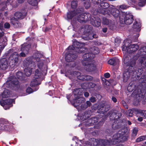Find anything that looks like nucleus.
I'll list each match as a JSON object with an SVG mask.
<instances>
[{
	"mask_svg": "<svg viewBox=\"0 0 146 146\" xmlns=\"http://www.w3.org/2000/svg\"><path fill=\"white\" fill-rule=\"evenodd\" d=\"M123 62L127 66H129L128 69L125 71L123 74V80L124 82H126L129 78L130 75L133 74H135L134 71V66L135 62V60L132 59L129 61L127 57H125L123 60Z\"/></svg>",
	"mask_w": 146,
	"mask_h": 146,
	"instance_id": "obj_1",
	"label": "nucleus"
},
{
	"mask_svg": "<svg viewBox=\"0 0 146 146\" xmlns=\"http://www.w3.org/2000/svg\"><path fill=\"white\" fill-rule=\"evenodd\" d=\"M139 48V46L137 44H130L127 45L126 43L125 45H123L122 47V51L125 54L127 53H131L136 51Z\"/></svg>",
	"mask_w": 146,
	"mask_h": 146,
	"instance_id": "obj_2",
	"label": "nucleus"
},
{
	"mask_svg": "<svg viewBox=\"0 0 146 146\" xmlns=\"http://www.w3.org/2000/svg\"><path fill=\"white\" fill-rule=\"evenodd\" d=\"M84 45V43H81L76 40H74L73 42V45L69 46L68 47V49L80 53H82L84 50H86L84 48H82Z\"/></svg>",
	"mask_w": 146,
	"mask_h": 146,
	"instance_id": "obj_3",
	"label": "nucleus"
},
{
	"mask_svg": "<svg viewBox=\"0 0 146 146\" xmlns=\"http://www.w3.org/2000/svg\"><path fill=\"white\" fill-rule=\"evenodd\" d=\"M112 128L113 129H117L121 128L118 133L115 134L113 136V138L115 139H117L119 137L118 135L120 136V135H125V134H128V128L127 127L122 125H116V123L114 122L112 125Z\"/></svg>",
	"mask_w": 146,
	"mask_h": 146,
	"instance_id": "obj_4",
	"label": "nucleus"
},
{
	"mask_svg": "<svg viewBox=\"0 0 146 146\" xmlns=\"http://www.w3.org/2000/svg\"><path fill=\"white\" fill-rule=\"evenodd\" d=\"M123 18H121L120 17L119 18L120 21H122L123 23L124 22L127 25H129L133 22V16L131 14H124L123 15Z\"/></svg>",
	"mask_w": 146,
	"mask_h": 146,
	"instance_id": "obj_5",
	"label": "nucleus"
},
{
	"mask_svg": "<svg viewBox=\"0 0 146 146\" xmlns=\"http://www.w3.org/2000/svg\"><path fill=\"white\" fill-rule=\"evenodd\" d=\"M35 66L34 63L32 61H28L27 63L26 68L24 70L25 74L27 76H29L32 72V69Z\"/></svg>",
	"mask_w": 146,
	"mask_h": 146,
	"instance_id": "obj_6",
	"label": "nucleus"
},
{
	"mask_svg": "<svg viewBox=\"0 0 146 146\" xmlns=\"http://www.w3.org/2000/svg\"><path fill=\"white\" fill-rule=\"evenodd\" d=\"M36 63L37 64L38 68L41 71L46 72H47V67L46 66L43 64V61L41 60L38 57L35 58Z\"/></svg>",
	"mask_w": 146,
	"mask_h": 146,
	"instance_id": "obj_7",
	"label": "nucleus"
},
{
	"mask_svg": "<svg viewBox=\"0 0 146 146\" xmlns=\"http://www.w3.org/2000/svg\"><path fill=\"white\" fill-rule=\"evenodd\" d=\"M19 56L18 54L16 52H15L12 54L9 58L10 64L15 66L18 62Z\"/></svg>",
	"mask_w": 146,
	"mask_h": 146,
	"instance_id": "obj_8",
	"label": "nucleus"
},
{
	"mask_svg": "<svg viewBox=\"0 0 146 146\" xmlns=\"http://www.w3.org/2000/svg\"><path fill=\"white\" fill-rule=\"evenodd\" d=\"M92 140L94 141V146H98V145H106L110 144V142L106 140L100 139L99 140L96 139H93Z\"/></svg>",
	"mask_w": 146,
	"mask_h": 146,
	"instance_id": "obj_9",
	"label": "nucleus"
},
{
	"mask_svg": "<svg viewBox=\"0 0 146 146\" xmlns=\"http://www.w3.org/2000/svg\"><path fill=\"white\" fill-rule=\"evenodd\" d=\"M109 7V5L107 3L102 2L101 3L100 7L99 12L103 14H108L110 13L107 11V8Z\"/></svg>",
	"mask_w": 146,
	"mask_h": 146,
	"instance_id": "obj_10",
	"label": "nucleus"
},
{
	"mask_svg": "<svg viewBox=\"0 0 146 146\" xmlns=\"http://www.w3.org/2000/svg\"><path fill=\"white\" fill-rule=\"evenodd\" d=\"M94 58V56L91 53H86L83 56L84 59L82 61L83 65H86V63H88L90 61H92L91 59Z\"/></svg>",
	"mask_w": 146,
	"mask_h": 146,
	"instance_id": "obj_11",
	"label": "nucleus"
},
{
	"mask_svg": "<svg viewBox=\"0 0 146 146\" xmlns=\"http://www.w3.org/2000/svg\"><path fill=\"white\" fill-rule=\"evenodd\" d=\"M118 136L119 137H118L117 139H114L113 137V140H111V142H114V141L115 142H123L127 140L129 135L128 134H125L123 135H120L119 136L118 135Z\"/></svg>",
	"mask_w": 146,
	"mask_h": 146,
	"instance_id": "obj_12",
	"label": "nucleus"
},
{
	"mask_svg": "<svg viewBox=\"0 0 146 146\" xmlns=\"http://www.w3.org/2000/svg\"><path fill=\"white\" fill-rule=\"evenodd\" d=\"M92 62L90 61L88 63H86V65H84L85 68L88 71H92L96 69V65L92 63Z\"/></svg>",
	"mask_w": 146,
	"mask_h": 146,
	"instance_id": "obj_13",
	"label": "nucleus"
},
{
	"mask_svg": "<svg viewBox=\"0 0 146 146\" xmlns=\"http://www.w3.org/2000/svg\"><path fill=\"white\" fill-rule=\"evenodd\" d=\"M8 66V64L6 58H4L0 60V70H5Z\"/></svg>",
	"mask_w": 146,
	"mask_h": 146,
	"instance_id": "obj_14",
	"label": "nucleus"
},
{
	"mask_svg": "<svg viewBox=\"0 0 146 146\" xmlns=\"http://www.w3.org/2000/svg\"><path fill=\"white\" fill-rule=\"evenodd\" d=\"M27 14V12L25 10H23L21 12H17L15 13L14 16L16 17L17 19H22L25 17Z\"/></svg>",
	"mask_w": 146,
	"mask_h": 146,
	"instance_id": "obj_15",
	"label": "nucleus"
},
{
	"mask_svg": "<svg viewBox=\"0 0 146 146\" xmlns=\"http://www.w3.org/2000/svg\"><path fill=\"white\" fill-rule=\"evenodd\" d=\"M86 15H85L84 14H82L78 16V21L80 23H82L84 22H86L88 20H89V19H87L86 17H88V16L90 17V15L89 14H86Z\"/></svg>",
	"mask_w": 146,
	"mask_h": 146,
	"instance_id": "obj_16",
	"label": "nucleus"
},
{
	"mask_svg": "<svg viewBox=\"0 0 146 146\" xmlns=\"http://www.w3.org/2000/svg\"><path fill=\"white\" fill-rule=\"evenodd\" d=\"M109 9L108 10L110 11V13H109V15L111 14L115 18H117L119 16V11L118 9L114 8H109Z\"/></svg>",
	"mask_w": 146,
	"mask_h": 146,
	"instance_id": "obj_17",
	"label": "nucleus"
},
{
	"mask_svg": "<svg viewBox=\"0 0 146 146\" xmlns=\"http://www.w3.org/2000/svg\"><path fill=\"white\" fill-rule=\"evenodd\" d=\"M76 57V55L69 53L66 55L65 59L67 62H71L75 60Z\"/></svg>",
	"mask_w": 146,
	"mask_h": 146,
	"instance_id": "obj_18",
	"label": "nucleus"
},
{
	"mask_svg": "<svg viewBox=\"0 0 146 146\" xmlns=\"http://www.w3.org/2000/svg\"><path fill=\"white\" fill-rule=\"evenodd\" d=\"M141 25L140 23L139 22H138L136 20H135L133 25L132 28L135 31L139 32L141 30Z\"/></svg>",
	"mask_w": 146,
	"mask_h": 146,
	"instance_id": "obj_19",
	"label": "nucleus"
},
{
	"mask_svg": "<svg viewBox=\"0 0 146 146\" xmlns=\"http://www.w3.org/2000/svg\"><path fill=\"white\" fill-rule=\"evenodd\" d=\"M21 50L25 53L27 54L29 52V49L31 48L30 44H25L22 45Z\"/></svg>",
	"mask_w": 146,
	"mask_h": 146,
	"instance_id": "obj_20",
	"label": "nucleus"
},
{
	"mask_svg": "<svg viewBox=\"0 0 146 146\" xmlns=\"http://www.w3.org/2000/svg\"><path fill=\"white\" fill-rule=\"evenodd\" d=\"M78 78L82 80H90L93 79V78L90 76L87 75H82L78 76Z\"/></svg>",
	"mask_w": 146,
	"mask_h": 146,
	"instance_id": "obj_21",
	"label": "nucleus"
},
{
	"mask_svg": "<svg viewBox=\"0 0 146 146\" xmlns=\"http://www.w3.org/2000/svg\"><path fill=\"white\" fill-rule=\"evenodd\" d=\"M139 65L143 68H144L146 66V56L139 58Z\"/></svg>",
	"mask_w": 146,
	"mask_h": 146,
	"instance_id": "obj_22",
	"label": "nucleus"
},
{
	"mask_svg": "<svg viewBox=\"0 0 146 146\" xmlns=\"http://www.w3.org/2000/svg\"><path fill=\"white\" fill-rule=\"evenodd\" d=\"M13 101V100L12 99H8L4 101H1L0 103L1 106H4L5 104L7 105H9L11 104Z\"/></svg>",
	"mask_w": 146,
	"mask_h": 146,
	"instance_id": "obj_23",
	"label": "nucleus"
},
{
	"mask_svg": "<svg viewBox=\"0 0 146 146\" xmlns=\"http://www.w3.org/2000/svg\"><path fill=\"white\" fill-rule=\"evenodd\" d=\"M83 98L79 97L77 96L76 98L74 100V102L73 103V105L75 107L79 106L82 103V101L83 100Z\"/></svg>",
	"mask_w": 146,
	"mask_h": 146,
	"instance_id": "obj_24",
	"label": "nucleus"
},
{
	"mask_svg": "<svg viewBox=\"0 0 146 146\" xmlns=\"http://www.w3.org/2000/svg\"><path fill=\"white\" fill-rule=\"evenodd\" d=\"M134 110L137 113V114H139L141 116L146 118V110H142L138 109H135Z\"/></svg>",
	"mask_w": 146,
	"mask_h": 146,
	"instance_id": "obj_25",
	"label": "nucleus"
},
{
	"mask_svg": "<svg viewBox=\"0 0 146 146\" xmlns=\"http://www.w3.org/2000/svg\"><path fill=\"white\" fill-rule=\"evenodd\" d=\"M17 19L15 17H12L11 19V23L16 27H18L19 26V23L17 21Z\"/></svg>",
	"mask_w": 146,
	"mask_h": 146,
	"instance_id": "obj_26",
	"label": "nucleus"
},
{
	"mask_svg": "<svg viewBox=\"0 0 146 146\" xmlns=\"http://www.w3.org/2000/svg\"><path fill=\"white\" fill-rule=\"evenodd\" d=\"M91 20V19H90L91 24L93 25L96 27H98L100 26L101 21L100 19H98L96 20H95L94 21H92Z\"/></svg>",
	"mask_w": 146,
	"mask_h": 146,
	"instance_id": "obj_27",
	"label": "nucleus"
},
{
	"mask_svg": "<svg viewBox=\"0 0 146 146\" xmlns=\"http://www.w3.org/2000/svg\"><path fill=\"white\" fill-rule=\"evenodd\" d=\"M102 23L104 25H108L109 26H111L112 24L111 21L105 18H103Z\"/></svg>",
	"mask_w": 146,
	"mask_h": 146,
	"instance_id": "obj_28",
	"label": "nucleus"
},
{
	"mask_svg": "<svg viewBox=\"0 0 146 146\" xmlns=\"http://www.w3.org/2000/svg\"><path fill=\"white\" fill-rule=\"evenodd\" d=\"M77 14L75 13V11H72L69 12L67 13V17L68 19H71L72 18L75 16Z\"/></svg>",
	"mask_w": 146,
	"mask_h": 146,
	"instance_id": "obj_29",
	"label": "nucleus"
},
{
	"mask_svg": "<svg viewBox=\"0 0 146 146\" xmlns=\"http://www.w3.org/2000/svg\"><path fill=\"white\" fill-rule=\"evenodd\" d=\"M91 50L92 51V53L91 54H92L94 56V54H97L99 53L100 50L99 49L96 47H94L92 48Z\"/></svg>",
	"mask_w": 146,
	"mask_h": 146,
	"instance_id": "obj_30",
	"label": "nucleus"
},
{
	"mask_svg": "<svg viewBox=\"0 0 146 146\" xmlns=\"http://www.w3.org/2000/svg\"><path fill=\"white\" fill-rule=\"evenodd\" d=\"M139 53L141 55H146V47L143 46L139 50Z\"/></svg>",
	"mask_w": 146,
	"mask_h": 146,
	"instance_id": "obj_31",
	"label": "nucleus"
},
{
	"mask_svg": "<svg viewBox=\"0 0 146 146\" xmlns=\"http://www.w3.org/2000/svg\"><path fill=\"white\" fill-rule=\"evenodd\" d=\"M118 61V59H111L109 60L108 63L111 65H115L116 64V62Z\"/></svg>",
	"mask_w": 146,
	"mask_h": 146,
	"instance_id": "obj_32",
	"label": "nucleus"
},
{
	"mask_svg": "<svg viewBox=\"0 0 146 146\" xmlns=\"http://www.w3.org/2000/svg\"><path fill=\"white\" fill-rule=\"evenodd\" d=\"M28 2L31 5L33 6L37 5L38 2L37 0H27Z\"/></svg>",
	"mask_w": 146,
	"mask_h": 146,
	"instance_id": "obj_33",
	"label": "nucleus"
},
{
	"mask_svg": "<svg viewBox=\"0 0 146 146\" xmlns=\"http://www.w3.org/2000/svg\"><path fill=\"white\" fill-rule=\"evenodd\" d=\"M36 79H34L31 82L30 84L31 86H35L36 85L40 84V83H38V80Z\"/></svg>",
	"mask_w": 146,
	"mask_h": 146,
	"instance_id": "obj_34",
	"label": "nucleus"
},
{
	"mask_svg": "<svg viewBox=\"0 0 146 146\" xmlns=\"http://www.w3.org/2000/svg\"><path fill=\"white\" fill-rule=\"evenodd\" d=\"M41 74V72H40L38 69H37L35 71L34 77L35 78H38L40 77Z\"/></svg>",
	"mask_w": 146,
	"mask_h": 146,
	"instance_id": "obj_35",
	"label": "nucleus"
},
{
	"mask_svg": "<svg viewBox=\"0 0 146 146\" xmlns=\"http://www.w3.org/2000/svg\"><path fill=\"white\" fill-rule=\"evenodd\" d=\"M137 109H133L131 110H129L127 112V114L130 117H132L133 116V113H134L135 114H137V113L134 111V110Z\"/></svg>",
	"mask_w": 146,
	"mask_h": 146,
	"instance_id": "obj_36",
	"label": "nucleus"
},
{
	"mask_svg": "<svg viewBox=\"0 0 146 146\" xmlns=\"http://www.w3.org/2000/svg\"><path fill=\"white\" fill-rule=\"evenodd\" d=\"M6 4H5V2H3V1H1L0 2V7H2L1 9L2 11H3L6 8Z\"/></svg>",
	"mask_w": 146,
	"mask_h": 146,
	"instance_id": "obj_37",
	"label": "nucleus"
},
{
	"mask_svg": "<svg viewBox=\"0 0 146 146\" xmlns=\"http://www.w3.org/2000/svg\"><path fill=\"white\" fill-rule=\"evenodd\" d=\"M146 4V0H140L138 3V5L140 7L144 6Z\"/></svg>",
	"mask_w": 146,
	"mask_h": 146,
	"instance_id": "obj_38",
	"label": "nucleus"
},
{
	"mask_svg": "<svg viewBox=\"0 0 146 146\" xmlns=\"http://www.w3.org/2000/svg\"><path fill=\"white\" fill-rule=\"evenodd\" d=\"M146 139V136H141L137 138L136 141L137 142H139Z\"/></svg>",
	"mask_w": 146,
	"mask_h": 146,
	"instance_id": "obj_39",
	"label": "nucleus"
},
{
	"mask_svg": "<svg viewBox=\"0 0 146 146\" xmlns=\"http://www.w3.org/2000/svg\"><path fill=\"white\" fill-rule=\"evenodd\" d=\"M85 84L87 86V87L89 88H93L95 86V84L92 82L88 83Z\"/></svg>",
	"mask_w": 146,
	"mask_h": 146,
	"instance_id": "obj_40",
	"label": "nucleus"
},
{
	"mask_svg": "<svg viewBox=\"0 0 146 146\" xmlns=\"http://www.w3.org/2000/svg\"><path fill=\"white\" fill-rule=\"evenodd\" d=\"M9 95V94L7 91H5L3 93L2 96L3 98H5L8 97Z\"/></svg>",
	"mask_w": 146,
	"mask_h": 146,
	"instance_id": "obj_41",
	"label": "nucleus"
},
{
	"mask_svg": "<svg viewBox=\"0 0 146 146\" xmlns=\"http://www.w3.org/2000/svg\"><path fill=\"white\" fill-rule=\"evenodd\" d=\"M138 131V129L137 128L135 127L133 130L132 135L133 136H135L136 135Z\"/></svg>",
	"mask_w": 146,
	"mask_h": 146,
	"instance_id": "obj_42",
	"label": "nucleus"
},
{
	"mask_svg": "<svg viewBox=\"0 0 146 146\" xmlns=\"http://www.w3.org/2000/svg\"><path fill=\"white\" fill-rule=\"evenodd\" d=\"M129 6L125 4L121 5L119 6V9H126L128 8Z\"/></svg>",
	"mask_w": 146,
	"mask_h": 146,
	"instance_id": "obj_43",
	"label": "nucleus"
},
{
	"mask_svg": "<svg viewBox=\"0 0 146 146\" xmlns=\"http://www.w3.org/2000/svg\"><path fill=\"white\" fill-rule=\"evenodd\" d=\"M77 6V3L75 1H72L71 2V7L72 8H76Z\"/></svg>",
	"mask_w": 146,
	"mask_h": 146,
	"instance_id": "obj_44",
	"label": "nucleus"
},
{
	"mask_svg": "<svg viewBox=\"0 0 146 146\" xmlns=\"http://www.w3.org/2000/svg\"><path fill=\"white\" fill-rule=\"evenodd\" d=\"M84 4L86 9H88L90 7V3L89 1H87L86 2H84Z\"/></svg>",
	"mask_w": 146,
	"mask_h": 146,
	"instance_id": "obj_45",
	"label": "nucleus"
},
{
	"mask_svg": "<svg viewBox=\"0 0 146 146\" xmlns=\"http://www.w3.org/2000/svg\"><path fill=\"white\" fill-rule=\"evenodd\" d=\"M121 40L120 39L118 38H116L115 40V42L116 43L115 45L116 46H118V44L121 43Z\"/></svg>",
	"mask_w": 146,
	"mask_h": 146,
	"instance_id": "obj_46",
	"label": "nucleus"
},
{
	"mask_svg": "<svg viewBox=\"0 0 146 146\" xmlns=\"http://www.w3.org/2000/svg\"><path fill=\"white\" fill-rule=\"evenodd\" d=\"M17 76L18 78H20L23 76L22 73L21 72H18L17 73Z\"/></svg>",
	"mask_w": 146,
	"mask_h": 146,
	"instance_id": "obj_47",
	"label": "nucleus"
},
{
	"mask_svg": "<svg viewBox=\"0 0 146 146\" xmlns=\"http://www.w3.org/2000/svg\"><path fill=\"white\" fill-rule=\"evenodd\" d=\"M12 82L14 85H17L19 84V81L17 78H15L14 80L12 81Z\"/></svg>",
	"mask_w": 146,
	"mask_h": 146,
	"instance_id": "obj_48",
	"label": "nucleus"
},
{
	"mask_svg": "<svg viewBox=\"0 0 146 146\" xmlns=\"http://www.w3.org/2000/svg\"><path fill=\"white\" fill-rule=\"evenodd\" d=\"M26 92L29 94L32 93L33 92V91L31 88L28 87L26 90Z\"/></svg>",
	"mask_w": 146,
	"mask_h": 146,
	"instance_id": "obj_49",
	"label": "nucleus"
},
{
	"mask_svg": "<svg viewBox=\"0 0 146 146\" xmlns=\"http://www.w3.org/2000/svg\"><path fill=\"white\" fill-rule=\"evenodd\" d=\"M10 27V25L8 23H5L4 24V27L6 28H9Z\"/></svg>",
	"mask_w": 146,
	"mask_h": 146,
	"instance_id": "obj_50",
	"label": "nucleus"
},
{
	"mask_svg": "<svg viewBox=\"0 0 146 146\" xmlns=\"http://www.w3.org/2000/svg\"><path fill=\"white\" fill-rule=\"evenodd\" d=\"M27 54H26L23 51L21 53H20V56L21 57H25L26 56V55Z\"/></svg>",
	"mask_w": 146,
	"mask_h": 146,
	"instance_id": "obj_51",
	"label": "nucleus"
},
{
	"mask_svg": "<svg viewBox=\"0 0 146 146\" xmlns=\"http://www.w3.org/2000/svg\"><path fill=\"white\" fill-rule=\"evenodd\" d=\"M90 100L92 102H94L96 101L95 98L94 97H91L90 98Z\"/></svg>",
	"mask_w": 146,
	"mask_h": 146,
	"instance_id": "obj_52",
	"label": "nucleus"
},
{
	"mask_svg": "<svg viewBox=\"0 0 146 146\" xmlns=\"http://www.w3.org/2000/svg\"><path fill=\"white\" fill-rule=\"evenodd\" d=\"M86 104L87 105V106H86L85 107H84V108H86L88 106H90L91 105V103L89 101H88L86 102Z\"/></svg>",
	"mask_w": 146,
	"mask_h": 146,
	"instance_id": "obj_53",
	"label": "nucleus"
},
{
	"mask_svg": "<svg viewBox=\"0 0 146 146\" xmlns=\"http://www.w3.org/2000/svg\"><path fill=\"white\" fill-rule=\"evenodd\" d=\"M104 76L105 78H108L110 77V75L109 73H107L105 74Z\"/></svg>",
	"mask_w": 146,
	"mask_h": 146,
	"instance_id": "obj_54",
	"label": "nucleus"
},
{
	"mask_svg": "<svg viewBox=\"0 0 146 146\" xmlns=\"http://www.w3.org/2000/svg\"><path fill=\"white\" fill-rule=\"evenodd\" d=\"M127 89L130 92L131 91L133 90V88H132L130 86H129L127 87Z\"/></svg>",
	"mask_w": 146,
	"mask_h": 146,
	"instance_id": "obj_55",
	"label": "nucleus"
},
{
	"mask_svg": "<svg viewBox=\"0 0 146 146\" xmlns=\"http://www.w3.org/2000/svg\"><path fill=\"white\" fill-rule=\"evenodd\" d=\"M92 1L95 4L98 3V0H92Z\"/></svg>",
	"mask_w": 146,
	"mask_h": 146,
	"instance_id": "obj_56",
	"label": "nucleus"
},
{
	"mask_svg": "<svg viewBox=\"0 0 146 146\" xmlns=\"http://www.w3.org/2000/svg\"><path fill=\"white\" fill-rule=\"evenodd\" d=\"M112 100L114 102H117V99L115 98L114 97H113L112 98Z\"/></svg>",
	"mask_w": 146,
	"mask_h": 146,
	"instance_id": "obj_57",
	"label": "nucleus"
},
{
	"mask_svg": "<svg viewBox=\"0 0 146 146\" xmlns=\"http://www.w3.org/2000/svg\"><path fill=\"white\" fill-rule=\"evenodd\" d=\"M85 97H87L89 96V93L88 92H85L84 94Z\"/></svg>",
	"mask_w": 146,
	"mask_h": 146,
	"instance_id": "obj_58",
	"label": "nucleus"
},
{
	"mask_svg": "<svg viewBox=\"0 0 146 146\" xmlns=\"http://www.w3.org/2000/svg\"><path fill=\"white\" fill-rule=\"evenodd\" d=\"M12 2V0H7L6 1V4L9 5V3L11 4V3Z\"/></svg>",
	"mask_w": 146,
	"mask_h": 146,
	"instance_id": "obj_59",
	"label": "nucleus"
},
{
	"mask_svg": "<svg viewBox=\"0 0 146 146\" xmlns=\"http://www.w3.org/2000/svg\"><path fill=\"white\" fill-rule=\"evenodd\" d=\"M107 29L106 28H104L102 29V31L104 33H106L107 31Z\"/></svg>",
	"mask_w": 146,
	"mask_h": 146,
	"instance_id": "obj_60",
	"label": "nucleus"
},
{
	"mask_svg": "<svg viewBox=\"0 0 146 146\" xmlns=\"http://www.w3.org/2000/svg\"><path fill=\"white\" fill-rule=\"evenodd\" d=\"M25 0H18V2L19 3H21L24 2Z\"/></svg>",
	"mask_w": 146,
	"mask_h": 146,
	"instance_id": "obj_61",
	"label": "nucleus"
},
{
	"mask_svg": "<svg viewBox=\"0 0 146 146\" xmlns=\"http://www.w3.org/2000/svg\"><path fill=\"white\" fill-rule=\"evenodd\" d=\"M137 119L139 121H141L143 120V118L142 117H140L138 118Z\"/></svg>",
	"mask_w": 146,
	"mask_h": 146,
	"instance_id": "obj_62",
	"label": "nucleus"
},
{
	"mask_svg": "<svg viewBox=\"0 0 146 146\" xmlns=\"http://www.w3.org/2000/svg\"><path fill=\"white\" fill-rule=\"evenodd\" d=\"M4 46H2L1 45H0V50L1 51L4 48Z\"/></svg>",
	"mask_w": 146,
	"mask_h": 146,
	"instance_id": "obj_63",
	"label": "nucleus"
},
{
	"mask_svg": "<svg viewBox=\"0 0 146 146\" xmlns=\"http://www.w3.org/2000/svg\"><path fill=\"white\" fill-rule=\"evenodd\" d=\"M4 46H2L1 45H0V50L1 51L4 48Z\"/></svg>",
	"mask_w": 146,
	"mask_h": 146,
	"instance_id": "obj_64",
	"label": "nucleus"
}]
</instances>
